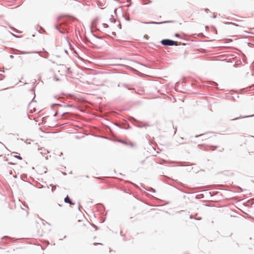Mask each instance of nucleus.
Masks as SVG:
<instances>
[{
  "label": "nucleus",
  "instance_id": "1",
  "mask_svg": "<svg viewBox=\"0 0 254 254\" xmlns=\"http://www.w3.org/2000/svg\"><path fill=\"white\" fill-rule=\"evenodd\" d=\"M161 44L164 46L178 45V42L170 39H163L161 41Z\"/></svg>",
  "mask_w": 254,
  "mask_h": 254
},
{
  "label": "nucleus",
  "instance_id": "2",
  "mask_svg": "<svg viewBox=\"0 0 254 254\" xmlns=\"http://www.w3.org/2000/svg\"><path fill=\"white\" fill-rule=\"evenodd\" d=\"M64 202L67 203H69L70 205H74V203L72 202L68 196L65 197Z\"/></svg>",
  "mask_w": 254,
  "mask_h": 254
},
{
  "label": "nucleus",
  "instance_id": "3",
  "mask_svg": "<svg viewBox=\"0 0 254 254\" xmlns=\"http://www.w3.org/2000/svg\"><path fill=\"white\" fill-rule=\"evenodd\" d=\"M166 22H153L151 21L150 22H144L145 24H162L163 23H166Z\"/></svg>",
  "mask_w": 254,
  "mask_h": 254
},
{
  "label": "nucleus",
  "instance_id": "4",
  "mask_svg": "<svg viewBox=\"0 0 254 254\" xmlns=\"http://www.w3.org/2000/svg\"><path fill=\"white\" fill-rule=\"evenodd\" d=\"M15 157L19 160H22V157L20 156L16 155V156H15Z\"/></svg>",
  "mask_w": 254,
  "mask_h": 254
},
{
  "label": "nucleus",
  "instance_id": "5",
  "mask_svg": "<svg viewBox=\"0 0 254 254\" xmlns=\"http://www.w3.org/2000/svg\"><path fill=\"white\" fill-rule=\"evenodd\" d=\"M59 105H60L58 104H54L52 105V108H54V107L56 106H59Z\"/></svg>",
  "mask_w": 254,
  "mask_h": 254
},
{
  "label": "nucleus",
  "instance_id": "6",
  "mask_svg": "<svg viewBox=\"0 0 254 254\" xmlns=\"http://www.w3.org/2000/svg\"><path fill=\"white\" fill-rule=\"evenodd\" d=\"M40 29L42 30L43 32H45V30L41 26H40Z\"/></svg>",
  "mask_w": 254,
  "mask_h": 254
},
{
  "label": "nucleus",
  "instance_id": "7",
  "mask_svg": "<svg viewBox=\"0 0 254 254\" xmlns=\"http://www.w3.org/2000/svg\"><path fill=\"white\" fill-rule=\"evenodd\" d=\"M103 25H104V27L105 28H107V27H108V25H107V24H105V23H104V24H103Z\"/></svg>",
  "mask_w": 254,
  "mask_h": 254
},
{
  "label": "nucleus",
  "instance_id": "8",
  "mask_svg": "<svg viewBox=\"0 0 254 254\" xmlns=\"http://www.w3.org/2000/svg\"><path fill=\"white\" fill-rule=\"evenodd\" d=\"M55 188H56V187H53L52 189V191H53L55 189Z\"/></svg>",
  "mask_w": 254,
  "mask_h": 254
},
{
  "label": "nucleus",
  "instance_id": "9",
  "mask_svg": "<svg viewBox=\"0 0 254 254\" xmlns=\"http://www.w3.org/2000/svg\"><path fill=\"white\" fill-rule=\"evenodd\" d=\"M251 116H247L243 117V118L249 117H251Z\"/></svg>",
  "mask_w": 254,
  "mask_h": 254
},
{
  "label": "nucleus",
  "instance_id": "10",
  "mask_svg": "<svg viewBox=\"0 0 254 254\" xmlns=\"http://www.w3.org/2000/svg\"><path fill=\"white\" fill-rule=\"evenodd\" d=\"M23 54H28V53H30V52H24V53H23Z\"/></svg>",
  "mask_w": 254,
  "mask_h": 254
},
{
  "label": "nucleus",
  "instance_id": "11",
  "mask_svg": "<svg viewBox=\"0 0 254 254\" xmlns=\"http://www.w3.org/2000/svg\"><path fill=\"white\" fill-rule=\"evenodd\" d=\"M175 36H177V37H178V36H179V34H176L175 35Z\"/></svg>",
  "mask_w": 254,
  "mask_h": 254
},
{
  "label": "nucleus",
  "instance_id": "12",
  "mask_svg": "<svg viewBox=\"0 0 254 254\" xmlns=\"http://www.w3.org/2000/svg\"><path fill=\"white\" fill-rule=\"evenodd\" d=\"M57 113H56L55 114V115H54V116H55V117H56V116H57Z\"/></svg>",
  "mask_w": 254,
  "mask_h": 254
},
{
  "label": "nucleus",
  "instance_id": "13",
  "mask_svg": "<svg viewBox=\"0 0 254 254\" xmlns=\"http://www.w3.org/2000/svg\"><path fill=\"white\" fill-rule=\"evenodd\" d=\"M201 135H202V134H200V135H196V137H198L199 136H201Z\"/></svg>",
  "mask_w": 254,
  "mask_h": 254
}]
</instances>
